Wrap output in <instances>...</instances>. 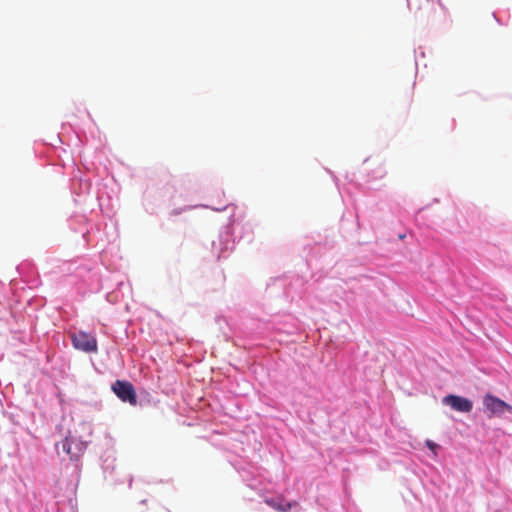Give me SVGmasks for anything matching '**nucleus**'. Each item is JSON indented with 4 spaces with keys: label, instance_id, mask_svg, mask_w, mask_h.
I'll return each instance as SVG.
<instances>
[{
    "label": "nucleus",
    "instance_id": "0eeeda50",
    "mask_svg": "<svg viewBox=\"0 0 512 512\" xmlns=\"http://www.w3.org/2000/svg\"><path fill=\"white\" fill-rule=\"evenodd\" d=\"M426 445L427 447L433 451L435 454H436V450L438 449V444H436L435 442L431 441V440H427L426 441Z\"/></svg>",
    "mask_w": 512,
    "mask_h": 512
},
{
    "label": "nucleus",
    "instance_id": "f03ea898",
    "mask_svg": "<svg viewBox=\"0 0 512 512\" xmlns=\"http://www.w3.org/2000/svg\"><path fill=\"white\" fill-rule=\"evenodd\" d=\"M112 390L121 401L127 402L132 406L137 405V394L130 382L116 380L112 385Z\"/></svg>",
    "mask_w": 512,
    "mask_h": 512
},
{
    "label": "nucleus",
    "instance_id": "423d86ee",
    "mask_svg": "<svg viewBox=\"0 0 512 512\" xmlns=\"http://www.w3.org/2000/svg\"><path fill=\"white\" fill-rule=\"evenodd\" d=\"M265 503L271 508L279 512H288L292 507H295L297 502H287L284 498H266Z\"/></svg>",
    "mask_w": 512,
    "mask_h": 512
},
{
    "label": "nucleus",
    "instance_id": "f257e3e1",
    "mask_svg": "<svg viewBox=\"0 0 512 512\" xmlns=\"http://www.w3.org/2000/svg\"><path fill=\"white\" fill-rule=\"evenodd\" d=\"M60 447L62 451L69 456L71 461H78L86 450V444L71 435L56 444V450L58 452Z\"/></svg>",
    "mask_w": 512,
    "mask_h": 512
},
{
    "label": "nucleus",
    "instance_id": "7ed1b4c3",
    "mask_svg": "<svg viewBox=\"0 0 512 512\" xmlns=\"http://www.w3.org/2000/svg\"><path fill=\"white\" fill-rule=\"evenodd\" d=\"M72 344L74 348L86 353H96L98 350L96 338L84 331L72 335Z\"/></svg>",
    "mask_w": 512,
    "mask_h": 512
},
{
    "label": "nucleus",
    "instance_id": "20e7f679",
    "mask_svg": "<svg viewBox=\"0 0 512 512\" xmlns=\"http://www.w3.org/2000/svg\"><path fill=\"white\" fill-rule=\"evenodd\" d=\"M483 405L490 416H501L505 411L512 412L510 404L492 394H486L483 397Z\"/></svg>",
    "mask_w": 512,
    "mask_h": 512
},
{
    "label": "nucleus",
    "instance_id": "39448f33",
    "mask_svg": "<svg viewBox=\"0 0 512 512\" xmlns=\"http://www.w3.org/2000/svg\"><path fill=\"white\" fill-rule=\"evenodd\" d=\"M442 402L453 410L462 413H469L473 409V402L471 400L458 395H447L443 398Z\"/></svg>",
    "mask_w": 512,
    "mask_h": 512
}]
</instances>
